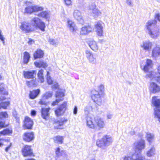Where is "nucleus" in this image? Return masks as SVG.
I'll list each match as a JSON object with an SVG mask.
<instances>
[{
	"label": "nucleus",
	"instance_id": "1",
	"mask_svg": "<svg viewBox=\"0 0 160 160\" xmlns=\"http://www.w3.org/2000/svg\"><path fill=\"white\" fill-rule=\"evenodd\" d=\"M157 22L156 20H150L147 22L146 26L148 33L150 37L153 38H156L159 35V30L156 27L153 28Z\"/></svg>",
	"mask_w": 160,
	"mask_h": 160
},
{
	"label": "nucleus",
	"instance_id": "2",
	"mask_svg": "<svg viewBox=\"0 0 160 160\" xmlns=\"http://www.w3.org/2000/svg\"><path fill=\"white\" fill-rule=\"evenodd\" d=\"M30 22L34 31L38 28L42 31H45V24L38 18L35 17L33 18L30 20Z\"/></svg>",
	"mask_w": 160,
	"mask_h": 160
},
{
	"label": "nucleus",
	"instance_id": "3",
	"mask_svg": "<svg viewBox=\"0 0 160 160\" xmlns=\"http://www.w3.org/2000/svg\"><path fill=\"white\" fill-rule=\"evenodd\" d=\"M112 142L111 137L109 135H105L100 139L98 140L96 142L97 145L102 148L110 145Z\"/></svg>",
	"mask_w": 160,
	"mask_h": 160
},
{
	"label": "nucleus",
	"instance_id": "4",
	"mask_svg": "<svg viewBox=\"0 0 160 160\" xmlns=\"http://www.w3.org/2000/svg\"><path fill=\"white\" fill-rule=\"evenodd\" d=\"M152 103L155 107L154 108V118L158 119L160 122V100L157 97H154L152 98Z\"/></svg>",
	"mask_w": 160,
	"mask_h": 160
},
{
	"label": "nucleus",
	"instance_id": "5",
	"mask_svg": "<svg viewBox=\"0 0 160 160\" xmlns=\"http://www.w3.org/2000/svg\"><path fill=\"white\" fill-rule=\"evenodd\" d=\"M92 100L97 105L100 106L102 104V99L100 93L95 90H92L91 92Z\"/></svg>",
	"mask_w": 160,
	"mask_h": 160
},
{
	"label": "nucleus",
	"instance_id": "6",
	"mask_svg": "<svg viewBox=\"0 0 160 160\" xmlns=\"http://www.w3.org/2000/svg\"><path fill=\"white\" fill-rule=\"evenodd\" d=\"M147 78H150L151 80H155L158 82L160 83V65L158 67V73L154 72H149L146 75Z\"/></svg>",
	"mask_w": 160,
	"mask_h": 160
},
{
	"label": "nucleus",
	"instance_id": "7",
	"mask_svg": "<svg viewBox=\"0 0 160 160\" xmlns=\"http://www.w3.org/2000/svg\"><path fill=\"white\" fill-rule=\"evenodd\" d=\"M20 28L25 33H29L34 31L30 22H22Z\"/></svg>",
	"mask_w": 160,
	"mask_h": 160
},
{
	"label": "nucleus",
	"instance_id": "8",
	"mask_svg": "<svg viewBox=\"0 0 160 160\" xmlns=\"http://www.w3.org/2000/svg\"><path fill=\"white\" fill-rule=\"evenodd\" d=\"M43 8L41 7L37 6H29L26 7L25 9V13L31 14L33 12L41 11L43 10Z\"/></svg>",
	"mask_w": 160,
	"mask_h": 160
},
{
	"label": "nucleus",
	"instance_id": "9",
	"mask_svg": "<svg viewBox=\"0 0 160 160\" xmlns=\"http://www.w3.org/2000/svg\"><path fill=\"white\" fill-rule=\"evenodd\" d=\"M67 102H64L59 107L55 110V113L57 116H60L63 114L66 109Z\"/></svg>",
	"mask_w": 160,
	"mask_h": 160
},
{
	"label": "nucleus",
	"instance_id": "10",
	"mask_svg": "<svg viewBox=\"0 0 160 160\" xmlns=\"http://www.w3.org/2000/svg\"><path fill=\"white\" fill-rule=\"evenodd\" d=\"M64 96V94L63 92L60 90L57 91L56 93V99L55 101H53L52 103V105L54 106L58 102L63 100V97Z\"/></svg>",
	"mask_w": 160,
	"mask_h": 160
},
{
	"label": "nucleus",
	"instance_id": "11",
	"mask_svg": "<svg viewBox=\"0 0 160 160\" xmlns=\"http://www.w3.org/2000/svg\"><path fill=\"white\" fill-rule=\"evenodd\" d=\"M134 146L136 149L139 151V153H140V151L145 148V141L143 139H141L140 140L134 143Z\"/></svg>",
	"mask_w": 160,
	"mask_h": 160
},
{
	"label": "nucleus",
	"instance_id": "12",
	"mask_svg": "<svg viewBox=\"0 0 160 160\" xmlns=\"http://www.w3.org/2000/svg\"><path fill=\"white\" fill-rule=\"evenodd\" d=\"M33 125L32 120L29 117H26L25 118L23 127L25 129H31Z\"/></svg>",
	"mask_w": 160,
	"mask_h": 160
},
{
	"label": "nucleus",
	"instance_id": "13",
	"mask_svg": "<svg viewBox=\"0 0 160 160\" xmlns=\"http://www.w3.org/2000/svg\"><path fill=\"white\" fill-rule=\"evenodd\" d=\"M22 155L24 157L31 156L33 154L30 146L26 145L22 149Z\"/></svg>",
	"mask_w": 160,
	"mask_h": 160
},
{
	"label": "nucleus",
	"instance_id": "14",
	"mask_svg": "<svg viewBox=\"0 0 160 160\" xmlns=\"http://www.w3.org/2000/svg\"><path fill=\"white\" fill-rule=\"evenodd\" d=\"M150 91L152 93H155L160 91V87L154 82H151L149 87Z\"/></svg>",
	"mask_w": 160,
	"mask_h": 160
},
{
	"label": "nucleus",
	"instance_id": "15",
	"mask_svg": "<svg viewBox=\"0 0 160 160\" xmlns=\"http://www.w3.org/2000/svg\"><path fill=\"white\" fill-rule=\"evenodd\" d=\"M73 15L76 19L80 23L82 24L83 23V20L80 11L78 10H75L73 13Z\"/></svg>",
	"mask_w": 160,
	"mask_h": 160
},
{
	"label": "nucleus",
	"instance_id": "16",
	"mask_svg": "<svg viewBox=\"0 0 160 160\" xmlns=\"http://www.w3.org/2000/svg\"><path fill=\"white\" fill-rule=\"evenodd\" d=\"M8 117V114L6 112H0V120H2L4 119L7 118ZM6 127L5 122L4 121H0V129Z\"/></svg>",
	"mask_w": 160,
	"mask_h": 160
},
{
	"label": "nucleus",
	"instance_id": "17",
	"mask_svg": "<svg viewBox=\"0 0 160 160\" xmlns=\"http://www.w3.org/2000/svg\"><path fill=\"white\" fill-rule=\"evenodd\" d=\"M34 138V134L33 132H25L24 133L23 139L25 141L30 142L33 140Z\"/></svg>",
	"mask_w": 160,
	"mask_h": 160
},
{
	"label": "nucleus",
	"instance_id": "18",
	"mask_svg": "<svg viewBox=\"0 0 160 160\" xmlns=\"http://www.w3.org/2000/svg\"><path fill=\"white\" fill-rule=\"evenodd\" d=\"M37 71L33 70L32 71H25L23 72L24 77L26 78H33L34 77V75H36Z\"/></svg>",
	"mask_w": 160,
	"mask_h": 160
},
{
	"label": "nucleus",
	"instance_id": "19",
	"mask_svg": "<svg viewBox=\"0 0 160 160\" xmlns=\"http://www.w3.org/2000/svg\"><path fill=\"white\" fill-rule=\"evenodd\" d=\"M95 6L94 4H92L89 6L90 10L92 12V15L94 16H98L101 14L98 10L95 8Z\"/></svg>",
	"mask_w": 160,
	"mask_h": 160
},
{
	"label": "nucleus",
	"instance_id": "20",
	"mask_svg": "<svg viewBox=\"0 0 160 160\" xmlns=\"http://www.w3.org/2000/svg\"><path fill=\"white\" fill-rule=\"evenodd\" d=\"M152 43L149 41L143 42L141 46L146 51H149L151 48Z\"/></svg>",
	"mask_w": 160,
	"mask_h": 160
},
{
	"label": "nucleus",
	"instance_id": "21",
	"mask_svg": "<svg viewBox=\"0 0 160 160\" xmlns=\"http://www.w3.org/2000/svg\"><path fill=\"white\" fill-rule=\"evenodd\" d=\"M50 109V108H42L41 114L43 119L46 120L48 118L49 115V112Z\"/></svg>",
	"mask_w": 160,
	"mask_h": 160
},
{
	"label": "nucleus",
	"instance_id": "22",
	"mask_svg": "<svg viewBox=\"0 0 160 160\" xmlns=\"http://www.w3.org/2000/svg\"><path fill=\"white\" fill-rule=\"evenodd\" d=\"M94 120L97 126L100 128L104 127L105 123L102 119L98 117H95L94 118Z\"/></svg>",
	"mask_w": 160,
	"mask_h": 160
},
{
	"label": "nucleus",
	"instance_id": "23",
	"mask_svg": "<svg viewBox=\"0 0 160 160\" xmlns=\"http://www.w3.org/2000/svg\"><path fill=\"white\" fill-rule=\"evenodd\" d=\"M95 26L97 29L98 35L99 36H102L103 33V27L102 24L99 22H98L95 24Z\"/></svg>",
	"mask_w": 160,
	"mask_h": 160
},
{
	"label": "nucleus",
	"instance_id": "24",
	"mask_svg": "<svg viewBox=\"0 0 160 160\" xmlns=\"http://www.w3.org/2000/svg\"><path fill=\"white\" fill-rule=\"evenodd\" d=\"M68 27L71 32H75L77 30V28L75 23L72 21L68 20L67 22Z\"/></svg>",
	"mask_w": 160,
	"mask_h": 160
},
{
	"label": "nucleus",
	"instance_id": "25",
	"mask_svg": "<svg viewBox=\"0 0 160 160\" xmlns=\"http://www.w3.org/2000/svg\"><path fill=\"white\" fill-rule=\"evenodd\" d=\"M92 31V28L91 26H84L81 28L80 33L81 34L85 35L91 32Z\"/></svg>",
	"mask_w": 160,
	"mask_h": 160
},
{
	"label": "nucleus",
	"instance_id": "26",
	"mask_svg": "<svg viewBox=\"0 0 160 160\" xmlns=\"http://www.w3.org/2000/svg\"><path fill=\"white\" fill-rule=\"evenodd\" d=\"M40 92V90L39 89L30 91L29 94L30 98L31 99H34L38 96Z\"/></svg>",
	"mask_w": 160,
	"mask_h": 160
},
{
	"label": "nucleus",
	"instance_id": "27",
	"mask_svg": "<svg viewBox=\"0 0 160 160\" xmlns=\"http://www.w3.org/2000/svg\"><path fill=\"white\" fill-rule=\"evenodd\" d=\"M88 44L92 50L95 52H97L98 51V48L96 42L94 41H91L89 42Z\"/></svg>",
	"mask_w": 160,
	"mask_h": 160
},
{
	"label": "nucleus",
	"instance_id": "28",
	"mask_svg": "<svg viewBox=\"0 0 160 160\" xmlns=\"http://www.w3.org/2000/svg\"><path fill=\"white\" fill-rule=\"evenodd\" d=\"M152 66V61L150 59H147L146 64L144 66L143 70L145 72H148Z\"/></svg>",
	"mask_w": 160,
	"mask_h": 160
},
{
	"label": "nucleus",
	"instance_id": "29",
	"mask_svg": "<svg viewBox=\"0 0 160 160\" xmlns=\"http://www.w3.org/2000/svg\"><path fill=\"white\" fill-rule=\"evenodd\" d=\"M44 55L43 52L40 49H38L33 54L35 59L42 58Z\"/></svg>",
	"mask_w": 160,
	"mask_h": 160
},
{
	"label": "nucleus",
	"instance_id": "30",
	"mask_svg": "<svg viewBox=\"0 0 160 160\" xmlns=\"http://www.w3.org/2000/svg\"><path fill=\"white\" fill-rule=\"evenodd\" d=\"M87 126L91 128H95V125L93 124L92 118L89 116H88L87 117Z\"/></svg>",
	"mask_w": 160,
	"mask_h": 160
},
{
	"label": "nucleus",
	"instance_id": "31",
	"mask_svg": "<svg viewBox=\"0 0 160 160\" xmlns=\"http://www.w3.org/2000/svg\"><path fill=\"white\" fill-rule=\"evenodd\" d=\"M12 130L11 128H7L0 132V135H9L12 134Z\"/></svg>",
	"mask_w": 160,
	"mask_h": 160
},
{
	"label": "nucleus",
	"instance_id": "32",
	"mask_svg": "<svg viewBox=\"0 0 160 160\" xmlns=\"http://www.w3.org/2000/svg\"><path fill=\"white\" fill-rule=\"evenodd\" d=\"M34 64L35 66L37 67H42L45 68L47 67V63L43 61H40L39 62H35Z\"/></svg>",
	"mask_w": 160,
	"mask_h": 160
},
{
	"label": "nucleus",
	"instance_id": "33",
	"mask_svg": "<svg viewBox=\"0 0 160 160\" xmlns=\"http://www.w3.org/2000/svg\"><path fill=\"white\" fill-rule=\"evenodd\" d=\"M53 140L55 143L62 144L63 142V137L60 136H57L53 138Z\"/></svg>",
	"mask_w": 160,
	"mask_h": 160
},
{
	"label": "nucleus",
	"instance_id": "34",
	"mask_svg": "<svg viewBox=\"0 0 160 160\" xmlns=\"http://www.w3.org/2000/svg\"><path fill=\"white\" fill-rule=\"evenodd\" d=\"M30 57L29 53L27 52H25L24 53L23 61V62L24 64H27L28 63L30 60Z\"/></svg>",
	"mask_w": 160,
	"mask_h": 160
},
{
	"label": "nucleus",
	"instance_id": "35",
	"mask_svg": "<svg viewBox=\"0 0 160 160\" xmlns=\"http://www.w3.org/2000/svg\"><path fill=\"white\" fill-rule=\"evenodd\" d=\"M96 108H92V106H90L89 105L87 106L84 109V111L85 114L88 115L89 113V112L91 110H98V108L96 106Z\"/></svg>",
	"mask_w": 160,
	"mask_h": 160
},
{
	"label": "nucleus",
	"instance_id": "36",
	"mask_svg": "<svg viewBox=\"0 0 160 160\" xmlns=\"http://www.w3.org/2000/svg\"><path fill=\"white\" fill-rule=\"evenodd\" d=\"M146 138L148 142L150 144L153 142L154 138V135L150 133H147Z\"/></svg>",
	"mask_w": 160,
	"mask_h": 160
},
{
	"label": "nucleus",
	"instance_id": "37",
	"mask_svg": "<svg viewBox=\"0 0 160 160\" xmlns=\"http://www.w3.org/2000/svg\"><path fill=\"white\" fill-rule=\"evenodd\" d=\"M152 55L156 57L158 55H160V47H156L154 48L152 51Z\"/></svg>",
	"mask_w": 160,
	"mask_h": 160
},
{
	"label": "nucleus",
	"instance_id": "38",
	"mask_svg": "<svg viewBox=\"0 0 160 160\" xmlns=\"http://www.w3.org/2000/svg\"><path fill=\"white\" fill-rule=\"evenodd\" d=\"M155 148L152 147L147 151V154L148 157H150L153 156L155 154Z\"/></svg>",
	"mask_w": 160,
	"mask_h": 160
},
{
	"label": "nucleus",
	"instance_id": "39",
	"mask_svg": "<svg viewBox=\"0 0 160 160\" xmlns=\"http://www.w3.org/2000/svg\"><path fill=\"white\" fill-rule=\"evenodd\" d=\"M43 70L41 69L39 71L38 74V78L41 82H43L44 81V77L43 75Z\"/></svg>",
	"mask_w": 160,
	"mask_h": 160
},
{
	"label": "nucleus",
	"instance_id": "40",
	"mask_svg": "<svg viewBox=\"0 0 160 160\" xmlns=\"http://www.w3.org/2000/svg\"><path fill=\"white\" fill-rule=\"evenodd\" d=\"M0 94L2 95H8V92L4 88L3 83L0 84Z\"/></svg>",
	"mask_w": 160,
	"mask_h": 160
},
{
	"label": "nucleus",
	"instance_id": "41",
	"mask_svg": "<svg viewBox=\"0 0 160 160\" xmlns=\"http://www.w3.org/2000/svg\"><path fill=\"white\" fill-rule=\"evenodd\" d=\"M38 15L42 18H47L49 16V14L48 12L45 11L39 13Z\"/></svg>",
	"mask_w": 160,
	"mask_h": 160
},
{
	"label": "nucleus",
	"instance_id": "42",
	"mask_svg": "<svg viewBox=\"0 0 160 160\" xmlns=\"http://www.w3.org/2000/svg\"><path fill=\"white\" fill-rule=\"evenodd\" d=\"M10 102H2L0 103V109L3 108L6 109L7 106L9 105Z\"/></svg>",
	"mask_w": 160,
	"mask_h": 160
},
{
	"label": "nucleus",
	"instance_id": "43",
	"mask_svg": "<svg viewBox=\"0 0 160 160\" xmlns=\"http://www.w3.org/2000/svg\"><path fill=\"white\" fill-rule=\"evenodd\" d=\"M52 95V92L48 91L46 92L43 95V97L46 99L51 98Z\"/></svg>",
	"mask_w": 160,
	"mask_h": 160
},
{
	"label": "nucleus",
	"instance_id": "44",
	"mask_svg": "<svg viewBox=\"0 0 160 160\" xmlns=\"http://www.w3.org/2000/svg\"><path fill=\"white\" fill-rule=\"evenodd\" d=\"M47 82L49 84H52L53 81L50 76V73L48 71L47 72Z\"/></svg>",
	"mask_w": 160,
	"mask_h": 160
},
{
	"label": "nucleus",
	"instance_id": "45",
	"mask_svg": "<svg viewBox=\"0 0 160 160\" xmlns=\"http://www.w3.org/2000/svg\"><path fill=\"white\" fill-rule=\"evenodd\" d=\"M63 152V150L60 151V149L59 147L56 148L55 149V153L58 157L62 156Z\"/></svg>",
	"mask_w": 160,
	"mask_h": 160
},
{
	"label": "nucleus",
	"instance_id": "46",
	"mask_svg": "<svg viewBox=\"0 0 160 160\" xmlns=\"http://www.w3.org/2000/svg\"><path fill=\"white\" fill-rule=\"evenodd\" d=\"M67 120L65 118H62L58 121L57 123L58 124L59 126H61L65 123L67 122Z\"/></svg>",
	"mask_w": 160,
	"mask_h": 160
},
{
	"label": "nucleus",
	"instance_id": "47",
	"mask_svg": "<svg viewBox=\"0 0 160 160\" xmlns=\"http://www.w3.org/2000/svg\"><path fill=\"white\" fill-rule=\"evenodd\" d=\"M88 60H89V62L92 64H96L97 62L96 58L95 57H94L93 55Z\"/></svg>",
	"mask_w": 160,
	"mask_h": 160
},
{
	"label": "nucleus",
	"instance_id": "48",
	"mask_svg": "<svg viewBox=\"0 0 160 160\" xmlns=\"http://www.w3.org/2000/svg\"><path fill=\"white\" fill-rule=\"evenodd\" d=\"M49 42L50 44L55 46L57 45L58 43L57 40L53 39H50Z\"/></svg>",
	"mask_w": 160,
	"mask_h": 160
},
{
	"label": "nucleus",
	"instance_id": "49",
	"mask_svg": "<svg viewBox=\"0 0 160 160\" xmlns=\"http://www.w3.org/2000/svg\"><path fill=\"white\" fill-rule=\"evenodd\" d=\"M52 89L53 90H56L57 89H58V90L57 91H58L59 90H60L61 91L63 92L62 90L60 89H59V85L58 83H56L54 84L52 86Z\"/></svg>",
	"mask_w": 160,
	"mask_h": 160
},
{
	"label": "nucleus",
	"instance_id": "50",
	"mask_svg": "<svg viewBox=\"0 0 160 160\" xmlns=\"http://www.w3.org/2000/svg\"><path fill=\"white\" fill-rule=\"evenodd\" d=\"M85 54H86V56L88 59L91 57L93 55L92 53L90 51L88 50H87L85 51Z\"/></svg>",
	"mask_w": 160,
	"mask_h": 160
},
{
	"label": "nucleus",
	"instance_id": "51",
	"mask_svg": "<svg viewBox=\"0 0 160 160\" xmlns=\"http://www.w3.org/2000/svg\"><path fill=\"white\" fill-rule=\"evenodd\" d=\"M12 115L13 116L16 118L17 122L19 121V118L18 116L17 112L15 110L13 111Z\"/></svg>",
	"mask_w": 160,
	"mask_h": 160
},
{
	"label": "nucleus",
	"instance_id": "52",
	"mask_svg": "<svg viewBox=\"0 0 160 160\" xmlns=\"http://www.w3.org/2000/svg\"><path fill=\"white\" fill-rule=\"evenodd\" d=\"M46 99L42 97V98L40 100L39 102V103L42 105H45L46 104Z\"/></svg>",
	"mask_w": 160,
	"mask_h": 160
},
{
	"label": "nucleus",
	"instance_id": "53",
	"mask_svg": "<svg viewBox=\"0 0 160 160\" xmlns=\"http://www.w3.org/2000/svg\"><path fill=\"white\" fill-rule=\"evenodd\" d=\"M5 38L3 37V35L2 34V31L0 29V39L2 41V43L4 45L5 44Z\"/></svg>",
	"mask_w": 160,
	"mask_h": 160
},
{
	"label": "nucleus",
	"instance_id": "54",
	"mask_svg": "<svg viewBox=\"0 0 160 160\" xmlns=\"http://www.w3.org/2000/svg\"><path fill=\"white\" fill-rule=\"evenodd\" d=\"M126 2L127 4L130 7H132L133 5L132 0H126Z\"/></svg>",
	"mask_w": 160,
	"mask_h": 160
},
{
	"label": "nucleus",
	"instance_id": "55",
	"mask_svg": "<svg viewBox=\"0 0 160 160\" xmlns=\"http://www.w3.org/2000/svg\"><path fill=\"white\" fill-rule=\"evenodd\" d=\"M155 18L158 21H160V13H157L155 14Z\"/></svg>",
	"mask_w": 160,
	"mask_h": 160
},
{
	"label": "nucleus",
	"instance_id": "56",
	"mask_svg": "<svg viewBox=\"0 0 160 160\" xmlns=\"http://www.w3.org/2000/svg\"><path fill=\"white\" fill-rule=\"evenodd\" d=\"M30 83L31 84H32V85L33 86H35L36 85L37 82H36V80H33L32 81H31L30 82L28 81L27 82V84H28V83Z\"/></svg>",
	"mask_w": 160,
	"mask_h": 160
},
{
	"label": "nucleus",
	"instance_id": "57",
	"mask_svg": "<svg viewBox=\"0 0 160 160\" xmlns=\"http://www.w3.org/2000/svg\"><path fill=\"white\" fill-rule=\"evenodd\" d=\"M65 4L67 6L70 5L71 3V0H64Z\"/></svg>",
	"mask_w": 160,
	"mask_h": 160
},
{
	"label": "nucleus",
	"instance_id": "58",
	"mask_svg": "<svg viewBox=\"0 0 160 160\" xmlns=\"http://www.w3.org/2000/svg\"><path fill=\"white\" fill-rule=\"evenodd\" d=\"M98 88L100 92H102L104 90V86L102 85H100L98 86Z\"/></svg>",
	"mask_w": 160,
	"mask_h": 160
},
{
	"label": "nucleus",
	"instance_id": "59",
	"mask_svg": "<svg viewBox=\"0 0 160 160\" xmlns=\"http://www.w3.org/2000/svg\"><path fill=\"white\" fill-rule=\"evenodd\" d=\"M78 112V108L76 106H75L73 110V113L74 115H76Z\"/></svg>",
	"mask_w": 160,
	"mask_h": 160
},
{
	"label": "nucleus",
	"instance_id": "60",
	"mask_svg": "<svg viewBox=\"0 0 160 160\" xmlns=\"http://www.w3.org/2000/svg\"><path fill=\"white\" fill-rule=\"evenodd\" d=\"M12 143H11L5 149V151L6 152H8V150L10 149V148L11 146H12Z\"/></svg>",
	"mask_w": 160,
	"mask_h": 160
},
{
	"label": "nucleus",
	"instance_id": "61",
	"mask_svg": "<svg viewBox=\"0 0 160 160\" xmlns=\"http://www.w3.org/2000/svg\"><path fill=\"white\" fill-rule=\"evenodd\" d=\"M36 112L35 110H32L31 112V114L32 116H35L36 114Z\"/></svg>",
	"mask_w": 160,
	"mask_h": 160
},
{
	"label": "nucleus",
	"instance_id": "62",
	"mask_svg": "<svg viewBox=\"0 0 160 160\" xmlns=\"http://www.w3.org/2000/svg\"><path fill=\"white\" fill-rule=\"evenodd\" d=\"M107 118L108 119H111L112 117V115L110 113H108L107 114Z\"/></svg>",
	"mask_w": 160,
	"mask_h": 160
},
{
	"label": "nucleus",
	"instance_id": "63",
	"mask_svg": "<svg viewBox=\"0 0 160 160\" xmlns=\"http://www.w3.org/2000/svg\"><path fill=\"white\" fill-rule=\"evenodd\" d=\"M6 99L4 96H1L0 97V101Z\"/></svg>",
	"mask_w": 160,
	"mask_h": 160
},
{
	"label": "nucleus",
	"instance_id": "64",
	"mask_svg": "<svg viewBox=\"0 0 160 160\" xmlns=\"http://www.w3.org/2000/svg\"><path fill=\"white\" fill-rule=\"evenodd\" d=\"M34 42L33 41L32 39H29L28 42V43L30 44H31L32 43V42Z\"/></svg>",
	"mask_w": 160,
	"mask_h": 160
}]
</instances>
